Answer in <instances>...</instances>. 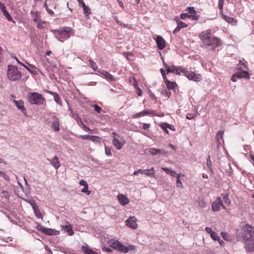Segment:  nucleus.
Returning a JSON list of instances; mask_svg holds the SVG:
<instances>
[{
    "label": "nucleus",
    "mask_w": 254,
    "mask_h": 254,
    "mask_svg": "<svg viewBox=\"0 0 254 254\" xmlns=\"http://www.w3.org/2000/svg\"><path fill=\"white\" fill-rule=\"evenodd\" d=\"M186 70H187L186 69L183 68L181 67L176 66V68L175 69L174 73H175L176 74H177L178 75H180L181 74V73L182 72L185 74V72H184V71H186Z\"/></svg>",
    "instance_id": "nucleus-39"
},
{
    "label": "nucleus",
    "mask_w": 254,
    "mask_h": 254,
    "mask_svg": "<svg viewBox=\"0 0 254 254\" xmlns=\"http://www.w3.org/2000/svg\"><path fill=\"white\" fill-rule=\"evenodd\" d=\"M79 184L81 186H83L84 188L81 189V192L85 193L87 195H90L91 191L88 190V185L86 181L84 180H80Z\"/></svg>",
    "instance_id": "nucleus-20"
},
{
    "label": "nucleus",
    "mask_w": 254,
    "mask_h": 254,
    "mask_svg": "<svg viewBox=\"0 0 254 254\" xmlns=\"http://www.w3.org/2000/svg\"><path fill=\"white\" fill-rule=\"evenodd\" d=\"M77 123L78 125L84 131L89 132H91L92 131V129H90L88 127H87L85 124L83 123L81 119H78L77 120Z\"/></svg>",
    "instance_id": "nucleus-33"
},
{
    "label": "nucleus",
    "mask_w": 254,
    "mask_h": 254,
    "mask_svg": "<svg viewBox=\"0 0 254 254\" xmlns=\"http://www.w3.org/2000/svg\"><path fill=\"white\" fill-rule=\"evenodd\" d=\"M139 173H140L141 174H143V170L142 169H138L137 171H135L133 173L134 175H137Z\"/></svg>",
    "instance_id": "nucleus-60"
},
{
    "label": "nucleus",
    "mask_w": 254,
    "mask_h": 254,
    "mask_svg": "<svg viewBox=\"0 0 254 254\" xmlns=\"http://www.w3.org/2000/svg\"><path fill=\"white\" fill-rule=\"evenodd\" d=\"M41 232L44 234L50 236H57L60 234V231L54 229L41 228Z\"/></svg>",
    "instance_id": "nucleus-15"
},
{
    "label": "nucleus",
    "mask_w": 254,
    "mask_h": 254,
    "mask_svg": "<svg viewBox=\"0 0 254 254\" xmlns=\"http://www.w3.org/2000/svg\"><path fill=\"white\" fill-rule=\"evenodd\" d=\"M206 166L208 167V168H209L210 170H211V166H212V162L210 160V156H208V158L206 160Z\"/></svg>",
    "instance_id": "nucleus-47"
},
{
    "label": "nucleus",
    "mask_w": 254,
    "mask_h": 254,
    "mask_svg": "<svg viewBox=\"0 0 254 254\" xmlns=\"http://www.w3.org/2000/svg\"><path fill=\"white\" fill-rule=\"evenodd\" d=\"M49 93L54 96L55 101L59 105H62V101L61 97L57 93L50 91Z\"/></svg>",
    "instance_id": "nucleus-30"
},
{
    "label": "nucleus",
    "mask_w": 254,
    "mask_h": 254,
    "mask_svg": "<svg viewBox=\"0 0 254 254\" xmlns=\"http://www.w3.org/2000/svg\"><path fill=\"white\" fill-rule=\"evenodd\" d=\"M150 125L149 124H145L143 123L142 125V127L144 129L147 130L150 127Z\"/></svg>",
    "instance_id": "nucleus-58"
},
{
    "label": "nucleus",
    "mask_w": 254,
    "mask_h": 254,
    "mask_svg": "<svg viewBox=\"0 0 254 254\" xmlns=\"http://www.w3.org/2000/svg\"><path fill=\"white\" fill-rule=\"evenodd\" d=\"M34 213L37 217L40 218L42 217V214L40 210L39 209L35 210Z\"/></svg>",
    "instance_id": "nucleus-53"
},
{
    "label": "nucleus",
    "mask_w": 254,
    "mask_h": 254,
    "mask_svg": "<svg viewBox=\"0 0 254 254\" xmlns=\"http://www.w3.org/2000/svg\"><path fill=\"white\" fill-rule=\"evenodd\" d=\"M149 152L153 155H156L157 154L163 153L164 152L162 149H156V148H151L150 149Z\"/></svg>",
    "instance_id": "nucleus-36"
},
{
    "label": "nucleus",
    "mask_w": 254,
    "mask_h": 254,
    "mask_svg": "<svg viewBox=\"0 0 254 254\" xmlns=\"http://www.w3.org/2000/svg\"><path fill=\"white\" fill-rule=\"evenodd\" d=\"M206 232L210 234L211 238L214 241H219V237L216 233L212 231L209 227H206L205 228Z\"/></svg>",
    "instance_id": "nucleus-22"
},
{
    "label": "nucleus",
    "mask_w": 254,
    "mask_h": 254,
    "mask_svg": "<svg viewBox=\"0 0 254 254\" xmlns=\"http://www.w3.org/2000/svg\"><path fill=\"white\" fill-rule=\"evenodd\" d=\"M48 160L50 162L52 166L56 169H59L61 166L59 158L57 156H55L52 159H48Z\"/></svg>",
    "instance_id": "nucleus-23"
},
{
    "label": "nucleus",
    "mask_w": 254,
    "mask_h": 254,
    "mask_svg": "<svg viewBox=\"0 0 254 254\" xmlns=\"http://www.w3.org/2000/svg\"><path fill=\"white\" fill-rule=\"evenodd\" d=\"M82 7L83 8V12L85 16L88 17L89 15L91 13L90 8L88 6H86L85 4H83Z\"/></svg>",
    "instance_id": "nucleus-38"
},
{
    "label": "nucleus",
    "mask_w": 254,
    "mask_h": 254,
    "mask_svg": "<svg viewBox=\"0 0 254 254\" xmlns=\"http://www.w3.org/2000/svg\"><path fill=\"white\" fill-rule=\"evenodd\" d=\"M161 169L162 170H163L164 171H165L166 174H169V175H170V173H171V172L172 171L171 170L169 169V168H165V167H162L161 168Z\"/></svg>",
    "instance_id": "nucleus-57"
},
{
    "label": "nucleus",
    "mask_w": 254,
    "mask_h": 254,
    "mask_svg": "<svg viewBox=\"0 0 254 254\" xmlns=\"http://www.w3.org/2000/svg\"><path fill=\"white\" fill-rule=\"evenodd\" d=\"M157 115L156 114V112L154 111L151 110H144L141 112H140L137 114H133L132 116V119H136L139 118L143 116H145L146 115Z\"/></svg>",
    "instance_id": "nucleus-11"
},
{
    "label": "nucleus",
    "mask_w": 254,
    "mask_h": 254,
    "mask_svg": "<svg viewBox=\"0 0 254 254\" xmlns=\"http://www.w3.org/2000/svg\"><path fill=\"white\" fill-rule=\"evenodd\" d=\"M81 250L84 254H98L96 252L93 251L87 245L82 246Z\"/></svg>",
    "instance_id": "nucleus-29"
},
{
    "label": "nucleus",
    "mask_w": 254,
    "mask_h": 254,
    "mask_svg": "<svg viewBox=\"0 0 254 254\" xmlns=\"http://www.w3.org/2000/svg\"><path fill=\"white\" fill-rule=\"evenodd\" d=\"M101 138L98 136L91 135L90 140L92 141L95 143H100L101 142Z\"/></svg>",
    "instance_id": "nucleus-41"
},
{
    "label": "nucleus",
    "mask_w": 254,
    "mask_h": 254,
    "mask_svg": "<svg viewBox=\"0 0 254 254\" xmlns=\"http://www.w3.org/2000/svg\"><path fill=\"white\" fill-rule=\"evenodd\" d=\"M237 74V77L239 78H245L249 79L250 78V75L248 71H241L236 73Z\"/></svg>",
    "instance_id": "nucleus-34"
},
{
    "label": "nucleus",
    "mask_w": 254,
    "mask_h": 254,
    "mask_svg": "<svg viewBox=\"0 0 254 254\" xmlns=\"http://www.w3.org/2000/svg\"><path fill=\"white\" fill-rule=\"evenodd\" d=\"M60 121L59 118L54 117L53 118V121L52 123V127L56 131H58L60 130Z\"/></svg>",
    "instance_id": "nucleus-24"
},
{
    "label": "nucleus",
    "mask_w": 254,
    "mask_h": 254,
    "mask_svg": "<svg viewBox=\"0 0 254 254\" xmlns=\"http://www.w3.org/2000/svg\"><path fill=\"white\" fill-rule=\"evenodd\" d=\"M175 20L177 23V27L173 31V33L175 34L180 31V30L182 28H186L188 26V25L185 22L181 21L179 18L177 16L175 17Z\"/></svg>",
    "instance_id": "nucleus-13"
},
{
    "label": "nucleus",
    "mask_w": 254,
    "mask_h": 254,
    "mask_svg": "<svg viewBox=\"0 0 254 254\" xmlns=\"http://www.w3.org/2000/svg\"><path fill=\"white\" fill-rule=\"evenodd\" d=\"M7 75L11 81H16L21 77V73L16 66L13 65H8Z\"/></svg>",
    "instance_id": "nucleus-4"
},
{
    "label": "nucleus",
    "mask_w": 254,
    "mask_h": 254,
    "mask_svg": "<svg viewBox=\"0 0 254 254\" xmlns=\"http://www.w3.org/2000/svg\"><path fill=\"white\" fill-rule=\"evenodd\" d=\"M92 107L94 108V110L98 113H100L102 111V108L97 105H93Z\"/></svg>",
    "instance_id": "nucleus-46"
},
{
    "label": "nucleus",
    "mask_w": 254,
    "mask_h": 254,
    "mask_svg": "<svg viewBox=\"0 0 254 254\" xmlns=\"http://www.w3.org/2000/svg\"><path fill=\"white\" fill-rule=\"evenodd\" d=\"M163 64L167 73L175 72L176 66L172 65L171 66H169L164 61H163Z\"/></svg>",
    "instance_id": "nucleus-31"
},
{
    "label": "nucleus",
    "mask_w": 254,
    "mask_h": 254,
    "mask_svg": "<svg viewBox=\"0 0 254 254\" xmlns=\"http://www.w3.org/2000/svg\"><path fill=\"white\" fill-rule=\"evenodd\" d=\"M72 31V29L69 27H63L58 30H53L52 32L54 33L55 37L61 42L69 38V33Z\"/></svg>",
    "instance_id": "nucleus-2"
},
{
    "label": "nucleus",
    "mask_w": 254,
    "mask_h": 254,
    "mask_svg": "<svg viewBox=\"0 0 254 254\" xmlns=\"http://www.w3.org/2000/svg\"><path fill=\"white\" fill-rule=\"evenodd\" d=\"M5 9L6 8L4 4L3 3L0 2V9L1 10V11H2Z\"/></svg>",
    "instance_id": "nucleus-62"
},
{
    "label": "nucleus",
    "mask_w": 254,
    "mask_h": 254,
    "mask_svg": "<svg viewBox=\"0 0 254 254\" xmlns=\"http://www.w3.org/2000/svg\"><path fill=\"white\" fill-rule=\"evenodd\" d=\"M62 228L63 230L67 232L68 235L72 236L74 234L72 227L68 221H65L64 224L62 226Z\"/></svg>",
    "instance_id": "nucleus-17"
},
{
    "label": "nucleus",
    "mask_w": 254,
    "mask_h": 254,
    "mask_svg": "<svg viewBox=\"0 0 254 254\" xmlns=\"http://www.w3.org/2000/svg\"><path fill=\"white\" fill-rule=\"evenodd\" d=\"M137 219L134 216H130L128 219L126 221V225L132 229H136L138 225L136 223Z\"/></svg>",
    "instance_id": "nucleus-14"
},
{
    "label": "nucleus",
    "mask_w": 254,
    "mask_h": 254,
    "mask_svg": "<svg viewBox=\"0 0 254 254\" xmlns=\"http://www.w3.org/2000/svg\"><path fill=\"white\" fill-rule=\"evenodd\" d=\"M118 199L120 203L122 205H126L129 202L128 198L123 194H119L118 195Z\"/></svg>",
    "instance_id": "nucleus-19"
},
{
    "label": "nucleus",
    "mask_w": 254,
    "mask_h": 254,
    "mask_svg": "<svg viewBox=\"0 0 254 254\" xmlns=\"http://www.w3.org/2000/svg\"><path fill=\"white\" fill-rule=\"evenodd\" d=\"M221 207H222L227 212H229V210L227 209L223 204L221 198L218 197L212 203L211 205V209L213 211H218L220 210Z\"/></svg>",
    "instance_id": "nucleus-5"
},
{
    "label": "nucleus",
    "mask_w": 254,
    "mask_h": 254,
    "mask_svg": "<svg viewBox=\"0 0 254 254\" xmlns=\"http://www.w3.org/2000/svg\"><path fill=\"white\" fill-rule=\"evenodd\" d=\"M157 47L160 50H163L166 47V41L161 36H158L156 39Z\"/></svg>",
    "instance_id": "nucleus-16"
},
{
    "label": "nucleus",
    "mask_w": 254,
    "mask_h": 254,
    "mask_svg": "<svg viewBox=\"0 0 254 254\" xmlns=\"http://www.w3.org/2000/svg\"><path fill=\"white\" fill-rule=\"evenodd\" d=\"M79 138H81V139L83 140H90L91 137V135H80L79 136Z\"/></svg>",
    "instance_id": "nucleus-50"
},
{
    "label": "nucleus",
    "mask_w": 254,
    "mask_h": 254,
    "mask_svg": "<svg viewBox=\"0 0 254 254\" xmlns=\"http://www.w3.org/2000/svg\"><path fill=\"white\" fill-rule=\"evenodd\" d=\"M223 197L224 200H225V203L228 204H230L231 201L229 199V198H228L227 195L224 194L223 195Z\"/></svg>",
    "instance_id": "nucleus-55"
},
{
    "label": "nucleus",
    "mask_w": 254,
    "mask_h": 254,
    "mask_svg": "<svg viewBox=\"0 0 254 254\" xmlns=\"http://www.w3.org/2000/svg\"><path fill=\"white\" fill-rule=\"evenodd\" d=\"M200 17V16L195 15H190L188 13H183L180 15V18L182 19H185L186 18H189L192 20H198Z\"/></svg>",
    "instance_id": "nucleus-28"
},
{
    "label": "nucleus",
    "mask_w": 254,
    "mask_h": 254,
    "mask_svg": "<svg viewBox=\"0 0 254 254\" xmlns=\"http://www.w3.org/2000/svg\"><path fill=\"white\" fill-rule=\"evenodd\" d=\"M198 205L201 208H204L206 206V203L203 199H199Z\"/></svg>",
    "instance_id": "nucleus-44"
},
{
    "label": "nucleus",
    "mask_w": 254,
    "mask_h": 254,
    "mask_svg": "<svg viewBox=\"0 0 254 254\" xmlns=\"http://www.w3.org/2000/svg\"><path fill=\"white\" fill-rule=\"evenodd\" d=\"M112 136L113 139L114 138H119L121 137V136L120 135H119L116 132H114L112 133Z\"/></svg>",
    "instance_id": "nucleus-61"
},
{
    "label": "nucleus",
    "mask_w": 254,
    "mask_h": 254,
    "mask_svg": "<svg viewBox=\"0 0 254 254\" xmlns=\"http://www.w3.org/2000/svg\"><path fill=\"white\" fill-rule=\"evenodd\" d=\"M90 66L94 70L96 71L98 69V66L95 62L91 60H89Z\"/></svg>",
    "instance_id": "nucleus-40"
},
{
    "label": "nucleus",
    "mask_w": 254,
    "mask_h": 254,
    "mask_svg": "<svg viewBox=\"0 0 254 254\" xmlns=\"http://www.w3.org/2000/svg\"><path fill=\"white\" fill-rule=\"evenodd\" d=\"M221 235L223 237V238L225 240H228L229 236L228 233L226 232H222L221 233Z\"/></svg>",
    "instance_id": "nucleus-52"
},
{
    "label": "nucleus",
    "mask_w": 254,
    "mask_h": 254,
    "mask_svg": "<svg viewBox=\"0 0 254 254\" xmlns=\"http://www.w3.org/2000/svg\"><path fill=\"white\" fill-rule=\"evenodd\" d=\"M0 177H1L3 178V179L6 181L9 182L10 181V179L9 176L6 174L4 172L0 170Z\"/></svg>",
    "instance_id": "nucleus-43"
},
{
    "label": "nucleus",
    "mask_w": 254,
    "mask_h": 254,
    "mask_svg": "<svg viewBox=\"0 0 254 254\" xmlns=\"http://www.w3.org/2000/svg\"><path fill=\"white\" fill-rule=\"evenodd\" d=\"M186 10L188 11V13L190 14V15L199 16L196 14L197 11L194 9L193 7H188Z\"/></svg>",
    "instance_id": "nucleus-37"
},
{
    "label": "nucleus",
    "mask_w": 254,
    "mask_h": 254,
    "mask_svg": "<svg viewBox=\"0 0 254 254\" xmlns=\"http://www.w3.org/2000/svg\"><path fill=\"white\" fill-rule=\"evenodd\" d=\"M207 46L212 47V49L214 50L216 47L220 46L221 44V40L216 37H210L208 42L205 44Z\"/></svg>",
    "instance_id": "nucleus-7"
},
{
    "label": "nucleus",
    "mask_w": 254,
    "mask_h": 254,
    "mask_svg": "<svg viewBox=\"0 0 254 254\" xmlns=\"http://www.w3.org/2000/svg\"><path fill=\"white\" fill-rule=\"evenodd\" d=\"M185 72V76H186L189 80H191L195 82L199 81L200 80V74L195 73L193 71H190L188 70H186V71Z\"/></svg>",
    "instance_id": "nucleus-8"
},
{
    "label": "nucleus",
    "mask_w": 254,
    "mask_h": 254,
    "mask_svg": "<svg viewBox=\"0 0 254 254\" xmlns=\"http://www.w3.org/2000/svg\"><path fill=\"white\" fill-rule=\"evenodd\" d=\"M224 131L220 130L219 131L216 136V141L218 145H221L222 142H223V136Z\"/></svg>",
    "instance_id": "nucleus-32"
},
{
    "label": "nucleus",
    "mask_w": 254,
    "mask_h": 254,
    "mask_svg": "<svg viewBox=\"0 0 254 254\" xmlns=\"http://www.w3.org/2000/svg\"><path fill=\"white\" fill-rule=\"evenodd\" d=\"M164 82H165V84L166 85L167 87L169 89H173L177 86V84H176V82L170 81L168 79V78H167L166 79L164 80Z\"/></svg>",
    "instance_id": "nucleus-35"
},
{
    "label": "nucleus",
    "mask_w": 254,
    "mask_h": 254,
    "mask_svg": "<svg viewBox=\"0 0 254 254\" xmlns=\"http://www.w3.org/2000/svg\"><path fill=\"white\" fill-rule=\"evenodd\" d=\"M28 100L31 104L41 105L45 102V99L41 94L37 92H33L29 94Z\"/></svg>",
    "instance_id": "nucleus-3"
},
{
    "label": "nucleus",
    "mask_w": 254,
    "mask_h": 254,
    "mask_svg": "<svg viewBox=\"0 0 254 254\" xmlns=\"http://www.w3.org/2000/svg\"><path fill=\"white\" fill-rule=\"evenodd\" d=\"M211 36V30L210 29L202 31L199 35V38L205 44L208 42Z\"/></svg>",
    "instance_id": "nucleus-10"
},
{
    "label": "nucleus",
    "mask_w": 254,
    "mask_h": 254,
    "mask_svg": "<svg viewBox=\"0 0 254 254\" xmlns=\"http://www.w3.org/2000/svg\"><path fill=\"white\" fill-rule=\"evenodd\" d=\"M46 24V22L45 21H39L37 23V28L38 29H42L44 28V24Z\"/></svg>",
    "instance_id": "nucleus-51"
},
{
    "label": "nucleus",
    "mask_w": 254,
    "mask_h": 254,
    "mask_svg": "<svg viewBox=\"0 0 254 254\" xmlns=\"http://www.w3.org/2000/svg\"><path fill=\"white\" fill-rule=\"evenodd\" d=\"M242 231L245 234H248L250 237H254V227L248 224H242L241 225Z\"/></svg>",
    "instance_id": "nucleus-12"
},
{
    "label": "nucleus",
    "mask_w": 254,
    "mask_h": 254,
    "mask_svg": "<svg viewBox=\"0 0 254 254\" xmlns=\"http://www.w3.org/2000/svg\"><path fill=\"white\" fill-rule=\"evenodd\" d=\"M126 141L123 137L119 138H113L112 143L115 147L118 149L120 150L123 148V146L126 144Z\"/></svg>",
    "instance_id": "nucleus-9"
},
{
    "label": "nucleus",
    "mask_w": 254,
    "mask_h": 254,
    "mask_svg": "<svg viewBox=\"0 0 254 254\" xmlns=\"http://www.w3.org/2000/svg\"><path fill=\"white\" fill-rule=\"evenodd\" d=\"M237 78H238L237 77V74H236V73H235L233 75L232 77V78H231V80L233 81V82H236V79Z\"/></svg>",
    "instance_id": "nucleus-63"
},
{
    "label": "nucleus",
    "mask_w": 254,
    "mask_h": 254,
    "mask_svg": "<svg viewBox=\"0 0 254 254\" xmlns=\"http://www.w3.org/2000/svg\"><path fill=\"white\" fill-rule=\"evenodd\" d=\"M1 196L2 197H4L5 198H8V197L9 196V194L7 191L3 190L1 192Z\"/></svg>",
    "instance_id": "nucleus-54"
},
{
    "label": "nucleus",
    "mask_w": 254,
    "mask_h": 254,
    "mask_svg": "<svg viewBox=\"0 0 254 254\" xmlns=\"http://www.w3.org/2000/svg\"><path fill=\"white\" fill-rule=\"evenodd\" d=\"M243 239L246 242V250L249 252H254V237H249L248 238L244 235Z\"/></svg>",
    "instance_id": "nucleus-6"
},
{
    "label": "nucleus",
    "mask_w": 254,
    "mask_h": 254,
    "mask_svg": "<svg viewBox=\"0 0 254 254\" xmlns=\"http://www.w3.org/2000/svg\"><path fill=\"white\" fill-rule=\"evenodd\" d=\"M99 72L103 75L105 78L109 81H114L115 80L114 76L105 70H100L99 71Z\"/></svg>",
    "instance_id": "nucleus-21"
},
{
    "label": "nucleus",
    "mask_w": 254,
    "mask_h": 254,
    "mask_svg": "<svg viewBox=\"0 0 254 254\" xmlns=\"http://www.w3.org/2000/svg\"><path fill=\"white\" fill-rule=\"evenodd\" d=\"M159 126L164 131V132L168 134H169V131L167 129L168 128H169L172 130L175 131V128H174L173 126L166 123L160 124Z\"/></svg>",
    "instance_id": "nucleus-18"
},
{
    "label": "nucleus",
    "mask_w": 254,
    "mask_h": 254,
    "mask_svg": "<svg viewBox=\"0 0 254 254\" xmlns=\"http://www.w3.org/2000/svg\"><path fill=\"white\" fill-rule=\"evenodd\" d=\"M224 3V0H218V8L220 10V13L223 12V7Z\"/></svg>",
    "instance_id": "nucleus-45"
},
{
    "label": "nucleus",
    "mask_w": 254,
    "mask_h": 254,
    "mask_svg": "<svg viewBox=\"0 0 254 254\" xmlns=\"http://www.w3.org/2000/svg\"><path fill=\"white\" fill-rule=\"evenodd\" d=\"M176 186H177V188H180V189H182L184 187L182 182L181 181L180 179H179V178H178V179H177Z\"/></svg>",
    "instance_id": "nucleus-49"
},
{
    "label": "nucleus",
    "mask_w": 254,
    "mask_h": 254,
    "mask_svg": "<svg viewBox=\"0 0 254 254\" xmlns=\"http://www.w3.org/2000/svg\"><path fill=\"white\" fill-rule=\"evenodd\" d=\"M143 174L147 177L154 178L155 175V171L154 168H151L149 169L143 170Z\"/></svg>",
    "instance_id": "nucleus-27"
},
{
    "label": "nucleus",
    "mask_w": 254,
    "mask_h": 254,
    "mask_svg": "<svg viewBox=\"0 0 254 254\" xmlns=\"http://www.w3.org/2000/svg\"><path fill=\"white\" fill-rule=\"evenodd\" d=\"M222 18L224 19L228 23H230L232 25H236L237 23V20L233 17H231L224 15L223 12L221 13Z\"/></svg>",
    "instance_id": "nucleus-25"
},
{
    "label": "nucleus",
    "mask_w": 254,
    "mask_h": 254,
    "mask_svg": "<svg viewBox=\"0 0 254 254\" xmlns=\"http://www.w3.org/2000/svg\"><path fill=\"white\" fill-rule=\"evenodd\" d=\"M160 71V72L163 76L164 80L166 79L167 78V77L166 76V74L165 70L163 69V68H161Z\"/></svg>",
    "instance_id": "nucleus-56"
},
{
    "label": "nucleus",
    "mask_w": 254,
    "mask_h": 254,
    "mask_svg": "<svg viewBox=\"0 0 254 254\" xmlns=\"http://www.w3.org/2000/svg\"><path fill=\"white\" fill-rule=\"evenodd\" d=\"M137 89L138 90L137 94L138 95V96H141L142 95V90L139 88H137Z\"/></svg>",
    "instance_id": "nucleus-64"
},
{
    "label": "nucleus",
    "mask_w": 254,
    "mask_h": 254,
    "mask_svg": "<svg viewBox=\"0 0 254 254\" xmlns=\"http://www.w3.org/2000/svg\"><path fill=\"white\" fill-rule=\"evenodd\" d=\"M2 12L3 15L6 17V18H7V19L8 21H12V18L11 16H10L9 13L8 12V11L6 10V9H4V10H3Z\"/></svg>",
    "instance_id": "nucleus-42"
},
{
    "label": "nucleus",
    "mask_w": 254,
    "mask_h": 254,
    "mask_svg": "<svg viewBox=\"0 0 254 254\" xmlns=\"http://www.w3.org/2000/svg\"><path fill=\"white\" fill-rule=\"evenodd\" d=\"M13 102L15 103L16 107L20 110L22 112L25 113L26 109L24 106V102L20 100L19 101L14 100Z\"/></svg>",
    "instance_id": "nucleus-26"
},
{
    "label": "nucleus",
    "mask_w": 254,
    "mask_h": 254,
    "mask_svg": "<svg viewBox=\"0 0 254 254\" xmlns=\"http://www.w3.org/2000/svg\"><path fill=\"white\" fill-rule=\"evenodd\" d=\"M22 66H24L27 70H28L30 72L32 73H34V74L36 73V71H32V70H31L30 69V68H29V67L27 66V65H26L25 64H22Z\"/></svg>",
    "instance_id": "nucleus-59"
},
{
    "label": "nucleus",
    "mask_w": 254,
    "mask_h": 254,
    "mask_svg": "<svg viewBox=\"0 0 254 254\" xmlns=\"http://www.w3.org/2000/svg\"><path fill=\"white\" fill-rule=\"evenodd\" d=\"M109 245L114 250L124 253H127L130 250L134 251L135 250L134 246L129 245L126 247L118 241L113 239L109 242Z\"/></svg>",
    "instance_id": "nucleus-1"
},
{
    "label": "nucleus",
    "mask_w": 254,
    "mask_h": 254,
    "mask_svg": "<svg viewBox=\"0 0 254 254\" xmlns=\"http://www.w3.org/2000/svg\"><path fill=\"white\" fill-rule=\"evenodd\" d=\"M105 153L107 156H110L112 155V153L111 151L110 148L106 146V145L105 146Z\"/></svg>",
    "instance_id": "nucleus-48"
}]
</instances>
